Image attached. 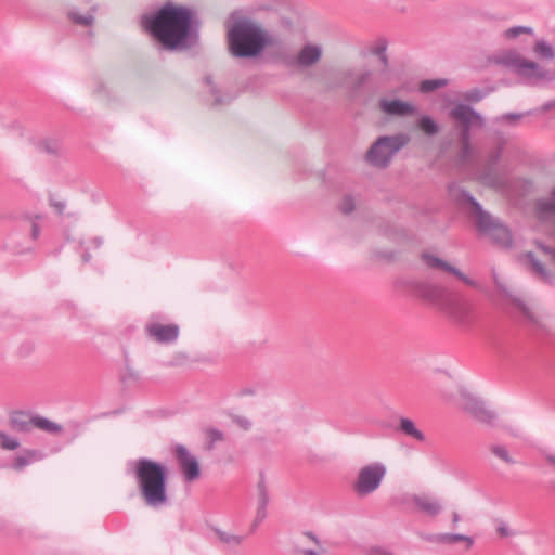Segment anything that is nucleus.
Instances as JSON below:
<instances>
[{"label":"nucleus","instance_id":"9","mask_svg":"<svg viewBox=\"0 0 555 555\" xmlns=\"http://www.w3.org/2000/svg\"><path fill=\"white\" fill-rule=\"evenodd\" d=\"M339 85L352 92L364 88L372 79L373 72L369 68H345L338 72Z\"/></svg>","mask_w":555,"mask_h":555},{"label":"nucleus","instance_id":"16","mask_svg":"<svg viewBox=\"0 0 555 555\" xmlns=\"http://www.w3.org/2000/svg\"><path fill=\"white\" fill-rule=\"evenodd\" d=\"M256 490L257 509L254 522L251 525V530H255L267 518V507L270 502L269 488L266 481V476L262 473L259 475Z\"/></svg>","mask_w":555,"mask_h":555},{"label":"nucleus","instance_id":"57","mask_svg":"<svg viewBox=\"0 0 555 555\" xmlns=\"http://www.w3.org/2000/svg\"><path fill=\"white\" fill-rule=\"evenodd\" d=\"M554 106H555L554 102H547L544 104L543 111H548V109L553 108Z\"/></svg>","mask_w":555,"mask_h":555},{"label":"nucleus","instance_id":"47","mask_svg":"<svg viewBox=\"0 0 555 555\" xmlns=\"http://www.w3.org/2000/svg\"><path fill=\"white\" fill-rule=\"evenodd\" d=\"M211 93H212V95H214V103H212V104H214L215 106H217V105H221V104L225 103V101H223V100L221 99V96L219 95V92H218L215 88H212V89H211Z\"/></svg>","mask_w":555,"mask_h":555},{"label":"nucleus","instance_id":"17","mask_svg":"<svg viewBox=\"0 0 555 555\" xmlns=\"http://www.w3.org/2000/svg\"><path fill=\"white\" fill-rule=\"evenodd\" d=\"M149 337L159 344H169L175 341L179 336V326L176 324H160L157 322L149 323L145 326Z\"/></svg>","mask_w":555,"mask_h":555},{"label":"nucleus","instance_id":"38","mask_svg":"<svg viewBox=\"0 0 555 555\" xmlns=\"http://www.w3.org/2000/svg\"><path fill=\"white\" fill-rule=\"evenodd\" d=\"M480 181L482 184L491 188H498L501 184L499 177L491 170L483 172L480 176Z\"/></svg>","mask_w":555,"mask_h":555},{"label":"nucleus","instance_id":"35","mask_svg":"<svg viewBox=\"0 0 555 555\" xmlns=\"http://www.w3.org/2000/svg\"><path fill=\"white\" fill-rule=\"evenodd\" d=\"M446 79H428L423 80L420 85V90L424 93L433 92L437 89L443 88L447 86Z\"/></svg>","mask_w":555,"mask_h":555},{"label":"nucleus","instance_id":"43","mask_svg":"<svg viewBox=\"0 0 555 555\" xmlns=\"http://www.w3.org/2000/svg\"><path fill=\"white\" fill-rule=\"evenodd\" d=\"M459 134H457V139H459V142L460 144H468L470 143V139H472V135H470V129L469 128H462V127H459Z\"/></svg>","mask_w":555,"mask_h":555},{"label":"nucleus","instance_id":"5","mask_svg":"<svg viewBox=\"0 0 555 555\" xmlns=\"http://www.w3.org/2000/svg\"><path fill=\"white\" fill-rule=\"evenodd\" d=\"M490 61L496 65H503L513 69L516 75L530 81L551 80L547 69L538 62L524 57L516 50L501 51L491 56Z\"/></svg>","mask_w":555,"mask_h":555},{"label":"nucleus","instance_id":"39","mask_svg":"<svg viewBox=\"0 0 555 555\" xmlns=\"http://www.w3.org/2000/svg\"><path fill=\"white\" fill-rule=\"evenodd\" d=\"M1 448L5 450H15L20 447V442L15 438L9 437L7 434L0 431Z\"/></svg>","mask_w":555,"mask_h":555},{"label":"nucleus","instance_id":"4","mask_svg":"<svg viewBox=\"0 0 555 555\" xmlns=\"http://www.w3.org/2000/svg\"><path fill=\"white\" fill-rule=\"evenodd\" d=\"M449 196L474 221L481 234L501 246L512 245L508 228L486 211L468 191L457 183H452L449 185Z\"/></svg>","mask_w":555,"mask_h":555},{"label":"nucleus","instance_id":"11","mask_svg":"<svg viewBox=\"0 0 555 555\" xmlns=\"http://www.w3.org/2000/svg\"><path fill=\"white\" fill-rule=\"evenodd\" d=\"M441 310L460 325L468 324L470 305L456 294L450 293Z\"/></svg>","mask_w":555,"mask_h":555},{"label":"nucleus","instance_id":"52","mask_svg":"<svg viewBox=\"0 0 555 555\" xmlns=\"http://www.w3.org/2000/svg\"><path fill=\"white\" fill-rule=\"evenodd\" d=\"M382 65H383V68L386 69L388 66H389V59H388V55L385 54V55H382V56H378Z\"/></svg>","mask_w":555,"mask_h":555},{"label":"nucleus","instance_id":"14","mask_svg":"<svg viewBox=\"0 0 555 555\" xmlns=\"http://www.w3.org/2000/svg\"><path fill=\"white\" fill-rule=\"evenodd\" d=\"M421 258L428 268L437 269L442 272L450 273V274L454 275L455 278H457L460 281H462L464 284H466L470 287H475V288L479 287V284L476 281L468 278L460 269L450 264L446 260H443L435 255H431L429 253L422 254Z\"/></svg>","mask_w":555,"mask_h":555},{"label":"nucleus","instance_id":"56","mask_svg":"<svg viewBox=\"0 0 555 555\" xmlns=\"http://www.w3.org/2000/svg\"><path fill=\"white\" fill-rule=\"evenodd\" d=\"M306 535L310 538L314 543L320 544L319 539L312 532H307Z\"/></svg>","mask_w":555,"mask_h":555},{"label":"nucleus","instance_id":"18","mask_svg":"<svg viewBox=\"0 0 555 555\" xmlns=\"http://www.w3.org/2000/svg\"><path fill=\"white\" fill-rule=\"evenodd\" d=\"M415 293L440 309L450 295L444 287L431 283H417L415 285Z\"/></svg>","mask_w":555,"mask_h":555},{"label":"nucleus","instance_id":"49","mask_svg":"<svg viewBox=\"0 0 555 555\" xmlns=\"http://www.w3.org/2000/svg\"><path fill=\"white\" fill-rule=\"evenodd\" d=\"M236 423L243 427L244 429H249L250 426H251V423L250 421H248L247 418H243V417H238L236 418Z\"/></svg>","mask_w":555,"mask_h":555},{"label":"nucleus","instance_id":"51","mask_svg":"<svg viewBox=\"0 0 555 555\" xmlns=\"http://www.w3.org/2000/svg\"><path fill=\"white\" fill-rule=\"evenodd\" d=\"M40 234V228L37 223H33L31 225V236L34 240H36Z\"/></svg>","mask_w":555,"mask_h":555},{"label":"nucleus","instance_id":"50","mask_svg":"<svg viewBox=\"0 0 555 555\" xmlns=\"http://www.w3.org/2000/svg\"><path fill=\"white\" fill-rule=\"evenodd\" d=\"M502 147H499L495 152L490 155L491 163L495 164L501 157Z\"/></svg>","mask_w":555,"mask_h":555},{"label":"nucleus","instance_id":"6","mask_svg":"<svg viewBox=\"0 0 555 555\" xmlns=\"http://www.w3.org/2000/svg\"><path fill=\"white\" fill-rule=\"evenodd\" d=\"M410 142L405 133L383 135L376 139L365 154V159L374 167L386 168L392 157Z\"/></svg>","mask_w":555,"mask_h":555},{"label":"nucleus","instance_id":"26","mask_svg":"<svg viewBox=\"0 0 555 555\" xmlns=\"http://www.w3.org/2000/svg\"><path fill=\"white\" fill-rule=\"evenodd\" d=\"M42 454L37 450H25L23 454L15 457L13 468L15 470H22L28 464L41 460Z\"/></svg>","mask_w":555,"mask_h":555},{"label":"nucleus","instance_id":"44","mask_svg":"<svg viewBox=\"0 0 555 555\" xmlns=\"http://www.w3.org/2000/svg\"><path fill=\"white\" fill-rule=\"evenodd\" d=\"M354 209V201L351 196H345L341 204L340 210L344 214H350Z\"/></svg>","mask_w":555,"mask_h":555},{"label":"nucleus","instance_id":"45","mask_svg":"<svg viewBox=\"0 0 555 555\" xmlns=\"http://www.w3.org/2000/svg\"><path fill=\"white\" fill-rule=\"evenodd\" d=\"M542 455L545 462L555 470V453L543 450Z\"/></svg>","mask_w":555,"mask_h":555},{"label":"nucleus","instance_id":"61","mask_svg":"<svg viewBox=\"0 0 555 555\" xmlns=\"http://www.w3.org/2000/svg\"><path fill=\"white\" fill-rule=\"evenodd\" d=\"M129 374H130L131 377L138 378L137 374H134L133 372L129 371Z\"/></svg>","mask_w":555,"mask_h":555},{"label":"nucleus","instance_id":"32","mask_svg":"<svg viewBox=\"0 0 555 555\" xmlns=\"http://www.w3.org/2000/svg\"><path fill=\"white\" fill-rule=\"evenodd\" d=\"M417 127L427 135H435L439 132V126L429 116H422L417 121Z\"/></svg>","mask_w":555,"mask_h":555},{"label":"nucleus","instance_id":"19","mask_svg":"<svg viewBox=\"0 0 555 555\" xmlns=\"http://www.w3.org/2000/svg\"><path fill=\"white\" fill-rule=\"evenodd\" d=\"M410 501L421 513L429 517H437L443 509L440 500L428 494H413L410 496Z\"/></svg>","mask_w":555,"mask_h":555},{"label":"nucleus","instance_id":"41","mask_svg":"<svg viewBox=\"0 0 555 555\" xmlns=\"http://www.w3.org/2000/svg\"><path fill=\"white\" fill-rule=\"evenodd\" d=\"M486 96V93L480 89H472L464 94L465 100L469 102H479Z\"/></svg>","mask_w":555,"mask_h":555},{"label":"nucleus","instance_id":"13","mask_svg":"<svg viewBox=\"0 0 555 555\" xmlns=\"http://www.w3.org/2000/svg\"><path fill=\"white\" fill-rule=\"evenodd\" d=\"M173 454L178 461L179 467L183 474V477L186 481L196 480L199 475V464L197 459L192 455L189 450L182 446L177 444L173 449Z\"/></svg>","mask_w":555,"mask_h":555},{"label":"nucleus","instance_id":"24","mask_svg":"<svg viewBox=\"0 0 555 555\" xmlns=\"http://www.w3.org/2000/svg\"><path fill=\"white\" fill-rule=\"evenodd\" d=\"M530 115V112L525 113H505L492 119L493 125L502 127H516L520 124L524 117Z\"/></svg>","mask_w":555,"mask_h":555},{"label":"nucleus","instance_id":"1","mask_svg":"<svg viewBox=\"0 0 555 555\" xmlns=\"http://www.w3.org/2000/svg\"><path fill=\"white\" fill-rule=\"evenodd\" d=\"M141 26L166 50H188L198 41L199 26L193 12L173 2H166L158 10L143 14Z\"/></svg>","mask_w":555,"mask_h":555},{"label":"nucleus","instance_id":"46","mask_svg":"<svg viewBox=\"0 0 555 555\" xmlns=\"http://www.w3.org/2000/svg\"><path fill=\"white\" fill-rule=\"evenodd\" d=\"M496 532L501 535V537H508L511 534V531L508 529V527L506 526L505 522L501 521L499 524V526L496 527Z\"/></svg>","mask_w":555,"mask_h":555},{"label":"nucleus","instance_id":"36","mask_svg":"<svg viewBox=\"0 0 555 555\" xmlns=\"http://www.w3.org/2000/svg\"><path fill=\"white\" fill-rule=\"evenodd\" d=\"M206 437L208 439L206 449L212 450L216 442L222 441L224 439V435L221 430L216 428L206 429Z\"/></svg>","mask_w":555,"mask_h":555},{"label":"nucleus","instance_id":"60","mask_svg":"<svg viewBox=\"0 0 555 555\" xmlns=\"http://www.w3.org/2000/svg\"><path fill=\"white\" fill-rule=\"evenodd\" d=\"M375 552H376L377 554H382V555H393V554H391V553H389V552H386V551H384V550H378V548H377V550H375Z\"/></svg>","mask_w":555,"mask_h":555},{"label":"nucleus","instance_id":"30","mask_svg":"<svg viewBox=\"0 0 555 555\" xmlns=\"http://www.w3.org/2000/svg\"><path fill=\"white\" fill-rule=\"evenodd\" d=\"M521 35L533 36L534 30L530 26H513V27L505 29L502 33V38L505 40H514V39L520 37Z\"/></svg>","mask_w":555,"mask_h":555},{"label":"nucleus","instance_id":"7","mask_svg":"<svg viewBox=\"0 0 555 555\" xmlns=\"http://www.w3.org/2000/svg\"><path fill=\"white\" fill-rule=\"evenodd\" d=\"M461 409L475 422L487 426L498 425V413L485 400L467 391L460 393Z\"/></svg>","mask_w":555,"mask_h":555},{"label":"nucleus","instance_id":"8","mask_svg":"<svg viewBox=\"0 0 555 555\" xmlns=\"http://www.w3.org/2000/svg\"><path fill=\"white\" fill-rule=\"evenodd\" d=\"M386 475V466L379 462L363 466L357 476L353 489L359 496H366L377 490Z\"/></svg>","mask_w":555,"mask_h":555},{"label":"nucleus","instance_id":"20","mask_svg":"<svg viewBox=\"0 0 555 555\" xmlns=\"http://www.w3.org/2000/svg\"><path fill=\"white\" fill-rule=\"evenodd\" d=\"M379 106L385 114L390 116H409L416 113V107L413 104L398 99H382L379 101Z\"/></svg>","mask_w":555,"mask_h":555},{"label":"nucleus","instance_id":"53","mask_svg":"<svg viewBox=\"0 0 555 555\" xmlns=\"http://www.w3.org/2000/svg\"><path fill=\"white\" fill-rule=\"evenodd\" d=\"M52 205L57 210L59 214H62L65 208V204L62 202H55Z\"/></svg>","mask_w":555,"mask_h":555},{"label":"nucleus","instance_id":"23","mask_svg":"<svg viewBox=\"0 0 555 555\" xmlns=\"http://www.w3.org/2000/svg\"><path fill=\"white\" fill-rule=\"evenodd\" d=\"M527 258L535 276L546 283L553 282L554 274L545 268L542 260L538 259L533 253H528Z\"/></svg>","mask_w":555,"mask_h":555},{"label":"nucleus","instance_id":"3","mask_svg":"<svg viewBox=\"0 0 555 555\" xmlns=\"http://www.w3.org/2000/svg\"><path fill=\"white\" fill-rule=\"evenodd\" d=\"M139 494L147 507L159 509L169 503L167 493V467L149 457H140L132 463Z\"/></svg>","mask_w":555,"mask_h":555},{"label":"nucleus","instance_id":"31","mask_svg":"<svg viewBox=\"0 0 555 555\" xmlns=\"http://www.w3.org/2000/svg\"><path fill=\"white\" fill-rule=\"evenodd\" d=\"M538 209L542 219H548L555 215V190L548 199L539 202Z\"/></svg>","mask_w":555,"mask_h":555},{"label":"nucleus","instance_id":"59","mask_svg":"<svg viewBox=\"0 0 555 555\" xmlns=\"http://www.w3.org/2000/svg\"><path fill=\"white\" fill-rule=\"evenodd\" d=\"M302 555H319V554L312 550H304Z\"/></svg>","mask_w":555,"mask_h":555},{"label":"nucleus","instance_id":"28","mask_svg":"<svg viewBox=\"0 0 555 555\" xmlns=\"http://www.w3.org/2000/svg\"><path fill=\"white\" fill-rule=\"evenodd\" d=\"M434 541L443 544H454L456 542H466V547L470 548L474 540L473 538L460 533H441L435 537Z\"/></svg>","mask_w":555,"mask_h":555},{"label":"nucleus","instance_id":"42","mask_svg":"<svg viewBox=\"0 0 555 555\" xmlns=\"http://www.w3.org/2000/svg\"><path fill=\"white\" fill-rule=\"evenodd\" d=\"M472 153H473V150H472V144L470 143H468V144H461V149H460V152H459V159L462 163H466L470 158Z\"/></svg>","mask_w":555,"mask_h":555},{"label":"nucleus","instance_id":"29","mask_svg":"<svg viewBox=\"0 0 555 555\" xmlns=\"http://www.w3.org/2000/svg\"><path fill=\"white\" fill-rule=\"evenodd\" d=\"M215 533L218 537V539L220 540V542L230 548H236L244 541L243 535L233 534V533L220 530V529H215Z\"/></svg>","mask_w":555,"mask_h":555},{"label":"nucleus","instance_id":"10","mask_svg":"<svg viewBox=\"0 0 555 555\" xmlns=\"http://www.w3.org/2000/svg\"><path fill=\"white\" fill-rule=\"evenodd\" d=\"M449 116L462 128L472 129L473 127L482 128L485 126V118L467 104H456L450 109Z\"/></svg>","mask_w":555,"mask_h":555},{"label":"nucleus","instance_id":"54","mask_svg":"<svg viewBox=\"0 0 555 555\" xmlns=\"http://www.w3.org/2000/svg\"><path fill=\"white\" fill-rule=\"evenodd\" d=\"M81 258H82L83 263H87V262H89V261H90V259H91V255H90V253H89V248H87V249L83 251V254H82Z\"/></svg>","mask_w":555,"mask_h":555},{"label":"nucleus","instance_id":"27","mask_svg":"<svg viewBox=\"0 0 555 555\" xmlns=\"http://www.w3.org/2000/svg\"><path fill=\"white\" fill-rule=\"evenodd\" d=\"M533 53L537 57L544 61H553L555 59L554 47L543 39L535 41L533 46Z\"/></svg>","mask_w":555,"mask_h":555},{"label":"nucleus","instance_id":"15","mask_svg":"<svg viewBox=\"0 0 555 555\" xmlns=\"http://www.w3.org/2000/svg\"><path fill=\"white\" fill-rule=\"evenodd\" d=\"M494 283L503 298L507 299L518 312L522 315L524 321L530 324H538L539 320L533 310L519 297L511 293V291L501 283L496 278Z\"/></svg>","mask_w":555,"mask_h":555},{"label":"nucleus","instance_id":"12","mask_svg":"<svg viewBox=\"0 0 555 555\" xmlns=\"http://www.w3.org/2000/svg\"><path fill=\"white\" fill-rule=\"evenodd\" d=\"M323 54V49L320 44L307 43L298 51L294 57H287L284 64L287 66H296L300 68H308L318 64Z\"/></svg>","mask_w":555,"mask_h":555},{"label":"nucleus","instance_id":"2","mask_svg":"<svg viewBox=\"0 0 555 555\" xmlns=\"http://www.w3.org/2000/svg\"><path fill=\"white\" fill-rule=\"evenodd\" d=\"M229 51L234 57L259 56L267 47L278 44L276 37L248 17L235 18L227 31Z\"/></svg>","mask_w":555,"mask_h":555},{"label":"nucleus","instance_id":"55","mask_svg":"<svg viewBox=\"0 0 555 555\" xmlns=\"http://www.w3.org/2000/svg\"><path fill=\"white\" fill-rule=\"evenodd\" d=\"M461 520V516L457 512L452 513V524L455 526Z\"/></svg>","mask_w":555,"mask_h":555},{"label":"nucleus","instance_id":"25","mask_svg":"<svg viewBox=\"0 0 555 555\" xmlns=\"http://www.w3.org/2000/svg\"><path fill=\"white\" fill-rule=\"evenodd\" d=\"M35 428L51 435H60L63 433V426L47 417L35 414Z\"/></svg>","mask_w":555,"mask_h":555},{"label":"nucleus","instance_id":"33","mask_svg":"<svg viewBox=\"0 0 555 555\" xmlns=\"http://www.w3.org/2000/svg\"><path fill=\"white\" fill-rule=\"evenodd\" d=\"M489 450L494 456L502 460L506 464L512 465L516 463L515 460L511 456L507 448L503 444H490Z\"/></svg>","mask_w":555,"mask_h":555},{"label":"nucleus","instance_id":"37","mask_svg":"<svg viewBox=\"0 0 555 555\" xmlns=\"http://www.w3.org/2000/svg\"><path fill=\"white\" fill-rule=\"evenodd\" d=\"M537 248L542 253L543 261L555 266V249L546 246L542 242H535Z\"/></svg>","mask_w":555,"mask_h":555},{"label":"nucleus","instance_id":"48","mask_svg":"<svg viewBox=\"0 0 555 555\" xmlns=\"http://www.w3.org/2000/svg\"><path fill=\"white\" fill-rule=\"evenodd\" d=\"M90 246L88 248H94L98 249L102 246L103 240L101 237H93L89 242Z\"/></svg>","mask_w":555,"mask_h":555},{"label":"nucleus","instance_id":"21","mask_svg":"<svg viewBox=\"0 0 555 555\" xmlns=\"http://www.w3.org/2000/svg\"><path fill=\"white\" fill-rule=\"evenodd\" d=\"M9 423L16 431L30 433L35 428V414L21 410L13 411L10 413Z\"/></svg>","mask_w":555,"mask_h":555},{"label":"nucleus","instance_id":"22","mask_svg":"<svg viewBox=\"0 0 555 555\" xmlns=\"http://www.w3.org/2000/svg\"><path fill=\"white\" fill-rule=\"evenodd\" d=\"M397 431L411 437L418 442H424L426 439L425 434L416 427L415 423L411 418L408 417H401L399 420Z\"/></svg>","mask_w":555,"mask_h":555},{"label":"nucleus","instance_id":"34","mask_svg":"<svg viewBox=\"0 0 555 555\" xmlns=\"http://www.w3.org/2000/svg\"><path fill=\"white\" fill-rule=\"evenodd\" d=\"M67 17L74 23V24H77V25H81V26H91L94 22V16L93 14H80L76 11H69L67 13Z\"/></svg>","mask_w":555,"mask_h":555},{"label":"nucleus","instance_id":"40","mask_svg":"<svg viewBox=\"0 0 555 555\" xmlns=\"http://www.w3.org/2000/svg\"><path fill=\"white\" fill-rule=\"evenodd\" d=\"M386 51H387V41L385 39H379L370 49L371 54H373V55H375L377 57L387 54Z\"/></svg>","mask_w":555,"mask_h":555},{"label":"nucleus","instance_id":"62","mask_svg":"<svg viewBox=\"0 0 555 555\" xmlns=\"http://www.w3.org/2000/svg\"><path fill=\"white\" fill-rule=\"evenodd\" d=\"M551 487L553 488V490L555 491V481H552L551 482Z\"/></svg>","mask_w":555,"mask_h":555},{"label":"nucleus","instance_id":"58","mask_svg":"<svg viewBox=\"0 0 555 555\" xmlns=\"http://www.w3.org/2000/svg\"><path fill=\"white\" fill-rule=\"evenodd\" d=\"M46 151L49 153H56L57 149H56L55 144H54V146H50L49 144H47Z\"/></svg>","mask_w":555,"mask_h":555}]
</instances>
